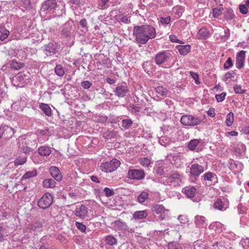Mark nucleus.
<instances>
[{
	"mask_svg": "<svg viewBox=\"0 0 249 249\" xmlns=\"http://www.w3.org/2000/svg\"><path fill=\"white\" fill-rule=\"evenodd\" d=\"M159 142L161 145L166 146L170 142V139L166 136H161L159 138Z\"/></svg>",
	"mask_w": 249,
	"mask_h": 249,
	"instance_id": "4c0bfd02",
	"label": "nucleus"
},
{
	"mask_svg": "<svg viewBox=\"0 0 249 249\" xmlns=\"http://www.w3.org/2000/svg\"><path fill=\"white\" fill-rule=\"evenodd\" d=\"M75 225H76L77 228L78 230H79L81 231L84 232L86 231V227L82 223L79 222H76Z\"/></svg>",
	"mask_w": 249,
	"mask_h": 249,
	"instance_id": "49530a36",
	"label": "nucleus"
},
{
	"mask_svg": "<svg viewBox=\"0 0 249 249\" xmlns=\"http://www.w3.org/2000/svg\"><path fill=\"white\" fill-rule=\"evenodd\" d=\"M241 132L245 134L249 135V126H245L242 128Z\"/></svg>",
	"mask_w": 249,
	"mask_h": 249,
	"instance_id": "774afa93",
	"label": "nucleus"
},
{
	"mask_svg": "<svg viewBox=\"0 0 249 249\" xmlns=\"http://www.w3.org/2000/svg\"><path fill=\"white\" fill-rule=\"evenodd\" d=\"M120 160L113 159L110 161L102 163L100 166L102 171L106 173H110L116 170L120 165Z\"/></svg>",
	"mask_w": 249,
	"mask_h": 249,
	"instance_id": "7ed1b4c3",
	"label": "nucleus"
},
{
	"mask_svg": "<svg viewBox=\"0 0 249 249\" xmlns=\"http://www.w3.org/2000/svg\"><path fill=\"white\" fill-rule=\"evenodd\" d=\"M165 210L162 205L155 204L153 205L152 207V210L157 214L161 213Z\"/></svg>",
	"mask_w": 249,
	"mask_h": 249,
	"instance_id": "c756f323",
	"label": "nucleus"
},
{
	"mask_svg": "<svg viewBox=\"0 0 249 249\" xmlns=\"http://www.w3.org/2000/svg\"><path fill=\"white\" fill-rule=\"evenodd\" d=\"M65 26L66 27H64V29L62 30V34L65 36H69L71 34L72 28L71 27H66L67 25H66Z\"/></svg>",
	"mask_w": 249,
	"mask_h": 249,
	"instance_id": "37998d69",
	"label": "nucleus"
},
{
	"mask_svg": "<svg viewBox=\"0 0 249 249\" xmlns=\"http://www.w3.org/2000/svg\"><path fill=\"white\" fill-rule=\"evenodd\" d=\"M81 85L84 89H88L91 87L92 84L89 81H84L81 82Z\"/></svg>",
	"mask_w": 249,
	"mask_h": 249,
	"instance_id": "5fc2aeb1",
	"label": "nucleus"
},
{
	"mask_svg": "<svg viewBox=\"0 0 249 249\" xmlns=\"http://www.w3.org/2000/svg\"><path fill=\"white\" fill-rule=\"evenodd\" d=\"M14 132V129L11 126L3 124L0 126V139L9 140Z\"/></svg>",
	"mask_w": 249,
	"mask_h": 249,
	"instance_id": "423d86ee",
	"label": "nucleus"
},
{
	"mask_svg": "<svg viewBox=\"0 0 249 249\" xmlns=\"http://www.w3.org/2000/svg\"><path fill=\"white\" fill-rule=\"evenodd\" d=\"M213 16L214 18H218L222 14V11L218 8H214L213 10Z\"/></svg>",
	"mask_w": 249,
	"mask_h": 249,
	"instance_id": "3c124183",
	"label": "nucleus"
},
{
	"mask_svg": "<svg viewBox=\"0 0 249 249\" xmlns=\"http://www.w3.org/2000/svg\"><path fill=\"white\" fill-rule=\"evenodd\" d=\"M235 73L233 71H230L225 74V79L226 80L234 77Z\"/></svg>",
	"mask_w": 249,
	"mask_h": 249,
	"instance_id": "bf43d9fd",
	"label": "nucleus"
},
{
	"mask_svg": "<svg viewBox=\"0 0 249 249\" xmlns=\"http://www.w3.org/2000/svg\"><path fill=\"white\" fill-rule=\"evenodd\" d=\"M4 231H5V229L0 224V242H1L4 240V233H5Z\"/></svg>",
	"mask_w": 249,
	"mask_h": 249,
	"instance_id": "4d7b16f0",
	"label": "nucleus"
},
{
	"mask_svg": "<svg viewBox=\"0 0 249 249\" xmlns=\"http://www.w3.org/2000/svg\"><path fill=\"white\" fill-rule=\"evenodd\" d=\"M24 153L25 154H29L33 151L34 150V148L30 147L27 145H23L22 147H20Z\"/></svg>",
	"mask_w": 249,
	"mask_h": 249,
	"instance_id": "79ce46f5",
	"label": "nucleus"
},
{
	"mask_svg": "<svg viewBox=\"0 0 249 249\" xmlns=\"http://www.w3.org/2000/svg\"><path fill=\"white\" fill-rule=\"evenodd\" d=\"M190 73L192 78L195 80V83L196 84H199L200 82L199 81L198 75L196 73H195L192 71H190Z\"/></svg>",
	"mask_w": 249,
	"mask_h": 249,
	"instance_id": "864d4df0",
	"label": "nucleus"
},
{
	"mask_svg": "<svg viewBox=\"0 0 249 249\" xmlns=\"http://www.w3.org/2000/svg\"><path fill=\"white\" fill-rule=\"evenodd\" d=\"M200 143V141L197 139L192 140L189 142L187 147L191 151H194L196 149L198 150L197 148L198 144Z\"/></svg>",
	"mask_w": 249,
	"mask_h": 249,
	"instance_id": "b1692460",
	"label": "nucleus"
},
{
	"mask_svg": "<svg viewBox=\"0 0 249 249\" xmlns=\"http://www.w3.org/2000/svg\"><path fill=\"white\" fill-rule=\"evenodd\" d=\"M208 115L211 117H214L215 116V112L214 109H210L207 112Z\"/></svg>",
	"mask_w": 249,
	"mask_h": 249,
	"instance_id": "338daca9",
	"label": "nucleus"
},
{
	"mask_svg": "<svg viewBox=\"0 0 249 249\" xmlns=\"http://www.w3.org/2000/svg\"><path fill=\"white\" fill-rule=\"evenodd\" d=\"M181 123L186 126H194L200 124L201 119L191 115H183L180 119Z\"/></svg>",
	"mask_w": 249,
	"mask_h": 249,
	"instance_id": "20e7f679",
	"label": "nucleus"
},
{
	"mask_svg": "<svg viewBox=\"0 0 249 249\" xmlns=\"http://www.w3.org/2000/svg\"><path fill=\"white\" fill-rule=\"evenodd\" d=\"M129 89L126 83L118 84L114 90L115 94L118 97H124L129 92Z\"/></svg>",
	"mask_w": 249,
	"mask_h": 249,
	"instance_id": "9b49d317",
	"label": "nucleus"
},
{
	"mask_svg": "<svg viewBox=\"0 0 249 249\" xmlns=\"http://www.w3.org/2000/svg\"><path fill=\"white\" fill-rule=\"evenodd\" d=\"M133 34L138 43L145 44L149 39L156 37V30L153 26L149 25L135 26Z\"/></svg>",
	"mask_w": 249,
	"mask_h": 249,
	"instance_id": "f257e3e1",
	"label": "nucleus"
},
{
	"mask_svg": "<svg viewBox=\"0 0 249 249\" xmlns=\"http://www.w3.org/2000/svg\"><path fill=\"white\" fill-rule=\"evenodd\" d=\"M0 32L1 33V35L0 36V39L1 41H3L8 37L9 34V32L3 27L0 28Z\"/></svg>",
	"mask_w": 249,
	"mask_h": 249,
	"instance_id": "473e14b6",
	"label": "nucleus"
},
{
	"mask_svg": "<svg viewBox=\"0 0 249 249\" xmlns=\"http://www.w3.org/2000/svg\"><path fill=\"white\" fill-rule=\"evenodd\" d=\"M120 20L121 21L125 24L129 23L130 21V19H129V18L126 16H122Z\"/></svg>",
	"mask_w": 249,
	"mask_h": 249,
	"instance_id": "680f3d73",
	"label": "nucleus"
},
{
	"mask_svg": "<svg viewBox=\"0 0 249 249\" xmlns=\"http://www.w3.org/2000/svg\"><path fill=\"white\" fill-rule=\"evenodd\" d=\"M133 122L131 119H124L122 121V126L125 130L129 128L132 125Z\"/></svg>",
	"mask_w": 249,
	"mask_h": 249,
	"instance_id": "c9c22d12",
	"label": "nucleus"
},
{
	"mask_svg": "<svg viewBox=\"0 0 249 249\" xmlns=\"http://www.w3.org/2000/svg\"><path fill=\"white\" fill-rule=\"evenodd\" d=\"M171 20L170 17L168 16L165 18L161 17L160 18V21L162 24H168L170 23Z\"/></svg>",
	"mask_w": 249,
	"mask_h": 249,
	"instance_id": "603ef678",
	"label": "nucleus"
},
{
	"mask_svg": "<svg viewBox=\"0 0 249 249\" xmlns=\"http://www.w3.org/2000/svg\"><path fill=\"white\" fill-rule=\"evenodd\" d=\"M148 197V194L146 192H142L138 196L137 199L139 203H142L144 202Z\"/></svg>",
	"mask_w": 249,
	"mask_h": 249,
	"instance_id": "2f4dec72",
	"label": "nucleus"
},
{
	"mask_svg": "<svg viewBox=\"0 0 249 249\" xmlns=\"http://www.w3.org/2000/svg\"><path fill=\"white\" fill-rule=\"evenodd\" d=\"M156 90L159 94L162 96H166L168 92L167 89L161 86L157 87Z\"/></svg>",
	"mask_w": 249,
	"mask_h": 249,
	"instance_id": "e433bc0d",
	"label": "nucleus"
},
{
	"mask_svg": "<svg viewBox=\"0 0 249 249\" xmlns=\"http://www.w3.org/2000/svg\"><path fill=\"white\" fill-rule=\"evenodd\" d=\"M233 89H234V92L236 93H238V94L244 93H245V92L246 91L245 89H242L241 86L240 85H235L234 86Z\"/></svg>",
	"mask_w": 249,
	"mask_h": 249,
	"instance_id": "a18cd8bd",
	"label": "nucleus"
},
{
	"mask_svg": "<svg viewBox=\"0 0 249 249\" xmlns=\"http://www.w3.org/2000/svg\"><path fill=\"white\" fill-rule=\"evenodd\" d=\"M56 6L57 2L55 0H46L42 4L41 12L46 14L47 11L54 9Z\"/></svg>",
	"mask_w": 249,
	"mask_h": 249,
	"instance_id": "ddd939ff",
	"label": "nucleus"
},
{
	"mask_svg": "<svg viewBox=\"0 0 249 249\" xmlns=\"http://www.w3.org/2000/svg\"><path fill=\"white\" fill-rule=\"evenodd\" d=\"M39 108L46 116L49 117L52 116V110L48 105L44 103H41L39 105Z\"/></svg>",
	"mask_w": 249,
	"mask_h": 249,
	"instance_id": "4be33fe9",
	"label": "nucleus"
},
{
	"mask_svg": "<svg viewBox=\"0 0 249 249\" xmlns=\"http://www.w3.org/2000/svg\"><path fill=\"white\" fill-rule=\"evenodd\" d=\"M205 164H198L195 163L192 165L190 168V176L191 178H194L196 179L197 177H198L202 173H203L205 168Z\"/></svg>",
	"mask_w": 249,
	"mask_h": 249,
	"instance_id": "0eeeda50",
	"label": "nucleus"
},
{
	"mask_svg": "<svg viewBox=\"0 0 249 249\" xmlns=\"http://www.w3.org/2000/svg\"><path fill=\"white\" fill-rule=\"evenodd\" d=\"M196 191V189L193 186H187L184 189V193L190 198L195 196Z\"/></svg>",
	"mask_w": 249,
	"mask_h": 249,
	"instance_id": "6ab92c4d",
	"label": "nucleus"
},
{
	"mask_svg": "<svg viewBox=\"0 0 249 249\" xmlns=\"http://www.w3.org/2000/svg\"><path fill=\"white\" fill-rule=\"evenodd\" d=\"M225 18L229 20H231L234 17V15L233 13V11L231 10H228L227 11L225 14Z\"/></svg>",
	"mask_w": 249,
	"mask_h": 249,
	"instance_id": "09e8293b",
	"label": "nucleus"
},
{
	"mask_svg": "<svg viewBox=\"0 0 249 249\" xmlns=\"http://www.w3.org/2000/svg\"><path fill=\"white\" fill-rule=\"evenodd\" d=\"M172 52L169 50L163 51L158 53L155 57V62L157 65L167 64L171 61Z\"/></svg>",
	"mask_w": 249,
	"mask_h": 249,
	"instance_id": "f03ea898",
	"label": "nucleus"
},
{
	"mask_svg": "<svg viewBox=\"0 0 249 249\" xmlns=\"http://www.w3.org/2000/svg\"><path fill=\"white\" fill-rule=\"evenodd\" d=\"M233 66V62L231 57H228L227 61L224 64L223 68L225 70L229 69Z\"/></svg>",
	"mask_w": 249,
	"mask_h": 249,
	"instance_id": "ea45409f",
	"label": "nucleus"
},
{
	"mask_svg": "<svg viewBox=\"0 0 249 249\" xmlns=\"http://www.w3.org/2000/svg\"><path fill=\"white\" fill-rule=\"evenodd\" d=\"M168 249H182L180 245L176 242H170L168 245Z\"/></svg>",
	"mask_w": 249,
	"mask_h": 249,
	"instance_id": "a19ab883",
	"label": "nucleus"
},
{
	"mask_svg": "<svg viewBox=\"0 0 249 249\" xmlns=\"http://www.w3.org/2000/svg\"><path fill=\"white\" fill-rule=\"evenodd\" d=\"M104 192L105 193L106 196L107 197H110L113 196L114 195V192L113 189H111L108 187H106L104 188Z\"/></svg>",
	"mask_w": 249,
	"mask_h": 249,
	"instance_id": "c03bdc74",
	"label": "nucleus"
},
{
	"mask_svg": "<svg viewBox=\"0 0 249 249\" xmlns=\"http://www.w3.org/2000/svg\"><path fill=\"white\" fill-rule=\"evenodd\" d=\"M26 160L27 157L26 156L20 155L15 160L14 164L16 166L22 165L26 162Z\"/></svg>",
	"mask_w": 249,
	"mask_h": 249,
	"instance_id": "7c9ffc66",
	"label": "nucleus"
},
{
	"mask_svg": "<svg viewBox=\"0 0 249 249\" xmlns=\"http://www.w3.org/2000/svg\"><path fill=\"white\" fill-rule=\"evenodd\" d=\"M109 0H100L99 4L98 6V8L100 9H105L107 8V6L106 4Z\"/></svg>",
	"mask_w": 249,
	"mask_h": 249,
	"instance_id": "de8ad7c7",
	"label": "nucleus"
},
{
	"mask_svg": "<svg viewBox=\"0 0 249 249\" xmlns=\"http://www.w3.org/2000/svg\"><path fill=\"white\" fill-rule=\"evenodd\" d=\"M195 223L197 227H205L207 225L206 223L205 217L202 215H196L195 216Z\"/></svg>",
	"mask_w": 249,
	"mask_h": 249,
	"instance_id": "a211bd4d",
	"label": "nucleus"
},
{
	"mask_svg": "<svg viewBox=\"0 0 249 249\" xmlns=\"http://www.w3.org/2000/svg\"><path fill=\"white\" fill-rule=\"evenodd\" d=\"M237 209L238 210L239 213H242L244 212L245 208L243 206L242 204H239L237 206Z\"/></svg>",
	"mask_w": 249,
	"mask_h": 249,
	"instance_id": "0e129e2a",
	"label": "nucleus"
},
{
	"mask_svg": "<svg viewBox=\"0 0 249 249\" xmlns=\"http://www.w3.org/2000/svg\"><path fill=\"white\" fill-rule=\"evenodd\" d=\"M147 216V213L146 211H139L134 212L133 214V217L135 219H142L145 218Z\"/></svg>",
	"mask_w": 249,
	"mask_h": 249,
	"instance_id": "a878e982",
	"label": "nucleus"
},
{
	"mask_svg": "<svg viewBox=\"0 0 249 249\" xmlns=\"http://www.w3.org/2000/svg\"><path fill=\"white\" fill-rule=\"evenodd\" d=\"M234 121V114L232 112H230L226 117V124L230 126H231Z\"/></svg>",
	"mask_w": 249,
	"mask_h": 249,
	"instance_id": "f704fd0d",
	"label": "nucleus"
},
{
	"mask_svg": "<svg viewBox=\"0 0 249 249\" xmlns=\"http://www.w3.org/2000/svg\"><path fill=\"white\" fill-rule=\"evenodd\" d=\"M127 176L131 179L141 180L144 178L145 174L142 170L129 169L128 171Z\"/></svg>",
	"mask_w": 249,
	"mask_h": 249,
	"instance_id": "6e6552de",
	"label": "nucleus"
},
{
	"mask_svg": "<svg viewBox=\"0 0 249 249\" xmlns=\"http://www.w3.org/2000/svg\"><path fill=\"white\" fill-rule=\"evenodd\" d=\"M57 45L55 42H50L43 47L44 52L47 55L54 54L57 51Z\"/></svg>",
	"mask_w": 249,
	"mask_h": 249,
	"instance_id": "4468645a",
	"label": "nucleus"
},
{
	"mask_svg": "<svg viewBox=\"0 0 249 249\" xmlns=\"http://www.w3.org/2000/svg\"><path fill=\"white\" fill-rule=\"evenodd\" d=\"M105 241L107 244L110 246H114L117 245V240L112 235H109L106 236Z\"/></svg>",
	"mask_w": 249,
	"mask_h": 249,
	"instance_id": "cd10ccee",
	"label": "nucleus"
},
{
	"mask_svg": "<svg viewBox=\"0 0 249 249\" xmlns=\"http://www.w3.org/2000/svg\"><path fill=\"white\" fill-rule=\"evenodd\" d=\"M80 25L83 28H85L86 30L87 29V21L86 19H82L80 21Z\"/></svg>",
	"mask_w": 249,
	"mask_h": 249,
	"instance_id": "e2e57ef3",
	"label": "nucleus"
},
{
	"mask_svg": "<svg viewBox=\"0 0 249 249\" xmlns=\"http://www.w3.org/2000/svg\"><path fill=\"white\" fill-rule=\"evenodd\" d=\"M246 53V51L242 50L236 53L235 65L238 69L242 68L244 66Z\"/></svg>",
	"mask_w": 249,
	"mask_h": 249,
	"instance_id": "2eb2a0df",
	"label": "nucleus"
},
{
	"mask_svg": "<svg viewBox=\"0 0 249 249\" xmlns=\"http://www.w3.org/2000/svg\"><path fill=\"white\" fill-rule=\"evenodd\" d=\"M53 202L52 195L49 193H46L39 199L38 206L42 209H45L49 208Z\"/></svg>",
	"mask_w": 249,
	"mask_h": 249,
	"instance_id": "39448f33",
	"label": "nucleus"
},
{
	"mask_svg": "<svg viewBox=\"0 0 249 249\" xmlns=\"http://www.w3.org/2000/svg\"><path fill=\"white\" fill-rule=\"evenodd\" d=\"M140 163L142 165L147 166L150 164V161L147 158H143L141 160Z\"/></svg>",
	"mask_w": 249,
	"mask_h": 249,
	"instance_id": "13d9d810",
	"label": "nucleus"
},
{
	"mask_svg": "<svg viewBox=\"0 0 249 249\" xmlns=\"http://www.w3.org/2000/svg\"><path fill=\"white\" fill-rule=\"evenodd\" d=\"M210 36L209 30L205 27L200 29L196 35L198 39H204L208 38Z\"/></svg>",
	"mask_w": 249,
	"mask_h": 249,
	"instance_id": "f3484780",
	"label": "nucleus"
},
{
	"mask_svg": "<svg viewBox=\"0 0 249 249\" xmlns=\"http://www.w3.org/2000/svg\"><path fill=\"white\" fill-rule=\"evenodd\" d=\"M49 172L51 176L57 181H60L62 179V175L58 168L55 166H51L49 169Z\"/></svg>",
	"mask_w": 249,
	"mask_h": 249,
	"instance_id": "dca6fc26",
	"label": "nucleus"
},
{
	"mask_svg": "<svg viewBox=\"0 0 249 249\" xmlns=\"http://www.w3.org/2000/svg\"><path fill=\"white\" fill-rule=\"evenodd\" d=\"M204 180L211 181L214 183L216 181V177L214 174L208 172L206 173L204 176Z\"/></svg>",
	"mask_w": 249,
	"mask_h": 249,
	"instance_id": "bb28decb",
	"label": "nucleus"
},
{
	"mask_svg": "<svg viewBox=\"0 0 249 249\" xmlns=\"http://www.w3.org/2000/svg\"><path fill=\"white\" fill-rule=\"evenodd\" d=\"M182 180V176L178 173H174L169 176L167 179L168 184L170 186H178Z\"/></svg>",
	"mask_w": 249,
	"mask_h": 249,
	"instance_id": "9d476101",
	"label": "nucleus"
},
{
	"mask_svg": "<svg viewBox=\"0 0 249 249\" xmlns=\"http://www.w3.org/2000/svg\"><path fill=\"white\" fill-rule=\"evenodd\" d=\"M226 95V92H222L220 94L216 95L215 98L218 102H221L225 99Z\"/></svg>",
	"mask_w": 249,
	"mask_h": 249,
	"instance_id": "8fccbe9b",
	"label": "nucleus"
},
{
	"mask_svg": "<svg viewBox=\"0 0 249 249\" xmlns=\"http://www.w3.org/2000/svg\"><path fill=\"white\" fill-rule=\"evenodd\" d=\"M229 201L225 198H217L213 204V207L218 210L224 211L229 208Z\"/></svg>",
	"mask_w": 249,
	"mask_h": 249,
	"instance_id": "1a4fd4ad",
	"label": "nucleus"
},
{
	"mask_svg": "<svg viewBox=\"0 0 249 249\" xmlns=\"http://www.w3.org/2000/svg\"><path fill=\"white\" fill-rule=\"evenodd\" d=\"M114 225L119 230H126L128 229L126 223L120 220L115 221Z\"/></svg>",
	"mask_w": 249,
	"mask_h": 249,
	"instance_id": "393cba45",
	"label": "nucleus"
},
{
	"mask_svg": "<svg viewBox=\"0 0 249 249\" xmlns=\"http://www.w3.org/2000/svg\"><path fill=\"white\" fill-rule=\"evenodd\" d=\"M70 4L78 5L80 3V0H69Z\"/></svg>",
	"mask_w": 249,
	"mask_h": 249,
	"instance_id": "69168bd1",
	"label": "nucleus"
},
{
	"mask_svg": "<svg viewBox=\"0 0 249 249\" xmlns=\"http://www.w3.org/2000/svg\"><path fill=\"white\" fill-rule=\"evenodd\" d=\"M177 48L181 55H186L190 52L191 46L189 45H178Z\"/></svg>",
	"mask_w": 249,
	"mask_h": 249,
	"instance_id": "412c9836",
	"label": "nucleus"
},
{
	"mask_svg": "<svg viewBox=\"0 0 249 249\" xmlns=\"http://www.w3.org/2000/svg\"><path fill=\"white\" fill-rule=\"evenodd\" d=\"M129 107L131 108L130 110L131 112H137L140 111V108L139 107L134 106V105H130Z\"/></svg>",
	"mask_w": 249,
	"mask_h": 249,
	"instance_id": "052dcab7",
	"label": "nucleus"
},
{
	"mask_svg": "<svg viewBox=\"0 0 249 249\" xmlns=\"http://www.w3.org/2000/svg\"><path fill=\"white\" fill-rule=\"evenodd\" d=\"M54 71L56 75L62 76L65 73L63 67L61 65H57L54 69Z\"/></svg>",
	"mask_w": 249,
	"mask_h": 249,
	"instance_id": "72a5a7b5",
	"label": "nucleus"
},
{
	"mask_svg": "<svg viewBox=\"0 0 249 249\" xmlns=\"http://www.w3.org/2000/svg\"><path fill=\"white\" fill-rule=\"evenodd\" d=\"M222 225L220 222H215L213 224H211L209 226V228L210 229H214V228H215V229L214 230H216V228H221L222 227Z\"/></svg>",
	"mask_w": 249,
	"mask_h": 249,
	"instance_id": "6e6d98bb",
	"label": "nucleus"
},
{
	"mask_svg": "<svg viewBox=\"0 0 249 249\" xmlns=\"http://www.w3.org/2000/svg\"><path fill=\"white\" fill-rule=\"evenodd\" d=\"M74 214L81 219H84L88 215V208L84 205H77L74 211Z\"/></svg>",
	"mask_w": 249,
	"mask_h": 249,
	"instance_id": "f8f14e48",
	"label": "nucleus"
},
{
	"mask_svg": "<svg viewBox=\"0 0 249 249\" xmlns=\"http://www.w3.org/2000/svg\"><path fill=\"white\" fill-rule=\"evenodd\" d=\"M37 175V172L36 170H33L32 171L27 172L23 176L24 179H28L31 177L36 176Z\"/></svg>",
	"mask_w": 249,
	"mask_h": 249,
	"instance_id": "58836bf2",
	"label": "nucleus"
},
{
	"mask_svg": "<svg viewBox=\"0 0 249 249\" xmlns=\"http://www.w3.org/2000/svg\"><path fill=\"white\" fill-rule=\"evenodd\" d=\"M38 152L42 156H48L51 153V150L47 146H42L38 148Z\"/></svg>",
	"mask_w": 249,
	"mask_h": 249,
	"instance_id": "aec40b11",
	"label": "nucleus"
},
{
	"mask_svg": "<svg viewBox=\"0 0 249 249\" xmlns=\"http://www.w3.org/2000/svg\"><path fill=\"white\" fill-rule=\"evenodd\" d=\"M56 182L52 178H47L44 180L43 181V186L46 188H53L55 186Z\"/></svg>",
	"mask_w": 249,
	"mask_h": 249,
	"instance_id": "5701e85b",
	"label": "nucleus"
},
{
	"mask_svg": "<svg viewBox=\"0 0 249 249\" xmlns=\"http://www.w3.org/2000/svg\"><path fill=\"white\" fill-rule=\"evenodd\" d=\"M11 67L12 69L19 70L24 67V64L22 63L18 62L17 61L12 60L10 63Z\"/></svg>",
	"mask_w": 249,
	"mask_h": 249,
	"instance_id": "c85d7f7f",
	"label": "nucleus"
}]
</instances>
